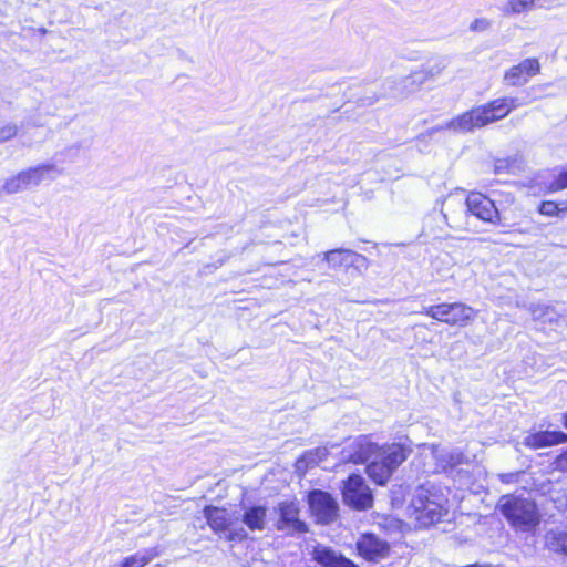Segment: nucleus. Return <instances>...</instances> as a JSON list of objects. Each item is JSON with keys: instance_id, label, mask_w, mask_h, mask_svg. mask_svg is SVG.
<instances>
[{"instance_id": "nucleus-18", "label": "nucleus", "mask_w": 567, "mask_h": 567, "mask_svg": "<svg viewBox=\"0 0 567 567\" xmlns=\"http://www.w3.org/2000/svg\"><path fill=\"white\" fill-rule=\"evenodd\" d=\"M567 442V434L558 431H544L528 434L524 444L532 449H540Z\"/></svg>"}, {"instance_id": "nucleus-2", "label": "nucleus", "mask_w": 567, "mask_h": 567, "mask_svg": "<svg viewBox=\"0 0 567 567\" xmlns=\"http://www.w3.org/2000/svg\"><path fill=\"white\" fill-rule=\"evenodd\" d=\"M450 207L457 208L458 212L453 210L447 214L444 213L443 217L450 228L455 230H463L467 228V214L476 218L491 223L499 224L501 215L494 202L487 196L478 192H472L467 195L465 202L450 197L446 199Z\"/></svg>"}, {"instance_id": "nucleus-6", "label": "nucleus", "mask_w": 567, "mask_h": 567, "mask_svg": "<svg viewBox=\"0 0 567 567\" xmlns=\"http://www.w3.org/2000/svg\"><path fill=\"white\" fill-rule=\"evenodd\" d=\"M204 516L209 527L227 540H243L247 537L246 529L239 525V516L235 512L214 506L204 508Z\"/></svg>"}, {"instance_id": "nucleus-13", "label": "nucleus", "mask_w": 567, "mask_h": 567, "mask_svg": "<svg viewBox=\"0 0 567 567\" xmlns=\"http://www.w3.org/2000/svg\"><path fill=\"white\" fill-rule=\"evenodd\" d=\"M377 444L372 443L367 436H359L348 441L342 451V458L352 463H364L377 454Z\"/></svg>"}, {"instance_id": "nucleus-7", "label": "nucleus", "mask_w": 567, "mask_h": 567, "mask_svg": "<svg viewBox=\"0 0 567 567\" xmlns=\"http://www.w3.org/2000/svg\"><path fill=\"white\" fill-rule=\"evenodd\" d=\"M423 313L449 326L466 327L474 321L477 312L465 303L453 302L426 307Z\"/></svg>"}, {"instance_id": "nucleus-29", "label": "nucleus", "mask_w": 567, "mask_h": 567, "mask_svg": "<svg viewBox=\"0 0 567 567\" xmlns=\"http://www.w3.org/2000/svg\"><path fill=\"white\" fill-rule=\"evenodd\" d=\"M563 423H564V426L567 429V413H565L563 415Z\"/></svg>"}, {"instance_id": "nucleus-9", "label": "nucleus", "mask_w": 567, "mask_h": 567, "mask_svg": "<svg viewBox=\"0 0 567 567\" xmlns=\"http://www.w3.org/2000/svg\"><path fill=\"white\" fill-rule=\"evenodd\" d=\"M311 514L319 523L328 524L336 516L338 505L330 494L322 491H312L308 496Z\"/></svg>"}, {"instance_id": "nucleus-19", "label": "nucleus", "mask_w": 567, "mask_h": 567, "mask_svg": "<svg viewBox=\"0 0 567 567\" xmlns=\"http://www.w3.org/2000/svg\"><path fill=\"white\" fill-rule=\"evenodd\" d=\"M267 508L264 506H252L243 515V523L250 530H264L266 526Z\"/></svg>"}, {"instance_id": "nucleus-30", "label": "nucleus", "mask_w": 567, "mask_h": 567, "mask_svg": "<svg viewBox=\"0 0 567 567\" xmlns=\"http://www.w3.org/2000/svg\"><path fill=\"white\" fill-rule=\"evenodd\" d=\"M532 311V315L534 316V318H538V313H537V309H530Z\"/></svg>"}, {"instance_id": "nucleus-16", "label": "nucleus", "mask_w": 567, "mask_h": 567, "mask_svg": "<svg viewBox=\"0 0 567 567\" xmlns=\"http://www.w3.org/2000/svg\"><path fill=\"white\" fill-rule=\"evenodd\" d=\"M311 555L312 559L322 567H359L352 560L326 546L313 547Z\"/></svg>"}, {"instance_id": "nucleus-15", "label": "nucleus", "mask_w": 567, "mask_h": 567, "mask_svg": "<svg viewBox=\"0 0 567 567\" xmlns=\"http://www.w3.org/2000/svg\"><path fill=\"white\" fill-rule=\"evenodd\" d=\"M279 520L277 528L287 532H305L306 525L299 519V508L295 502H282L278 506Z\"/></svg>"}, {"instance_id": "nucleus-22", "label": "nucleus", "mask_w": 567, "mask_h": 567, "mask_svg": "<svg viewBox=\"0 0 567 567\" xmlns=\"http://www.w3.org/2000/svg\"><path fill=\"white\" fill-rule=\"evenodd\" d=\"M546 547L555 553L567 555V533L559 529L549 530L545 536Z\"/></svg>"}, {"instance_id": "nucleus-12", "label": "nucleus", "mask_w": 567, "mask_h": 567, "mask_svg": "<svg viewBox=\"0 0 567 567\" xmlns=\"http://www.w3.org/2000/svg\"><path fill=\"white\" fill-rule=\"evenodd\" d=\"M539 72L540 63L538 59L528 58L508 69L504 74V81L509 86H522Z\"/></svg>"}, {"instance_id": "nucleus-10", "label": "nucleus", "mask_w": 567, "mask_h": 567, "mask_svg": "<svg viewBox=\"0 0 567 567\" xmlns=\"http://www.w3.org/2000/svg\"><path fill=\"white\" fill-rule=\"evenodd\" d=\"M442 71L439 65L424 68L412 72L410 75L398 82V92L393 93L394 97H403L408 93L417 91L423 84L435 79Z\"/></svg>"}, {"instance_id": "nucleus-3", "label": "nucleus", "mask_w": 567, "mask_h": 567, "mask_svg": "<svg viewBox=\"0 0 567 567\" xmlns=\"http://www.w3.org/2000/svg\"><path fill=\"white\" fill-rule=\"evenodd\" d=\"M408 511L420 527H429L447 515V496L441 487L420 486L415 489Z\"/></svg>"}, {"instance_id": "nucleus-23", "label": "nucleus", "mask_w": 567, "mask_h": 567, "mask_svg": "<svg viewBox=\"0 0 567 567\" xmlns=\"http://www.w3.org/2000/svg\"><path fill=\"white\" fill-rule=\"evenodd\" d=\"M357 256L358 255L350 249H334L324 254V260H327L332 268H337L352 264L353 257Z\"/></svg>"}, {"instance_id": "nucleus-14", "label": "nucleus", "mask_w": 567, "mask_h": 567, "mask_svg": "<svg viewBox=\"0 0 567 567\" xmlns=\"http://www.w3.org/2000/svg\"><path fill=\"white\" fill-rule=\"evenodd\" d=\"M422 454H430L436 461V465L433 468L434 472L446 471L464 462V455L460 451L446 450L435 445L424 444L422 446Z\"/></svg>"}, {"instance_id": "nucleus-28", "label": "nucleus", "mask_w": 567, "mask_h": 567, "mask_svg": "<svg viewBox=\"0 0 567 567\" xmlns=\"http://www.w3.org/2000/svg\"><path fill=\"white\" fill-rule=\"evenodd\" d=\"M491 25L489 21L486 19H476L472 24L471 29L474 31H484L488 29Z\"/></svg>"}, {"instance_id": "nucleus-5", "label": "nucleus", "mask_w": 567, "mask_h": 567, "mask_svg": "<svg viewBox=\"0 0 567 567\" xmlns=\"http://www.w3.org/2000/svg\"><path fill=\"white\" fill-rule=\"evenodd\" d=\"M61 174L62 169L53 163L28 167L7 178L0 188V195H13L35 188L45 181L56 179Z\"/></svg>"}, {"instance_id": "nucleus-24", "label": "nucleus", "mask_w": 567, "mask_h": 567, "mask_svg": "<svg viewBox=\"0 0 567 567\" xmlns=\"http://www.w3.org/2000/svg\"><path fill=\"white\" fill-rule=\"evenodd\" d=\"M328 454L327 447H318L313 451L307 452L302 457H300L297 463L296 467L297 471H306L309 466H315L318 463H320Z\"/></svg>"}, {"instance_id": "nucleus-11", "label": "nucleus", "mask_w": 567, "mask_h": 567, "mask_svg": "<svg viewBox=\"0 0 567 567\" xmlns=\"http://www.w3.org/2000/svg\"><path fill=\"white\" fill-rule=\"evenodd\" d=\"M357 551L360 557L370 563H379L386 558L390 546L386 542L372 534L362 535L357 542Z\"/></svg>"}, {"instance_id": "nucleus-20", "label": "nucleus", "mask_w": 567, "mask_h": 567, "mask_svg": "<svg viewBox=\"0 0 567 567\" xmlns=\"http://www.w3.org/2000/svg\"><path fill=\"white\" fill-rule=\"evenodd\" d=\"M538 1L539 0H506L502 7V12L508 17L527 13L540 8Z\"/></svg>"}, {"instance_id": "nucleus-26", "label": "nucleus", "mask_w": 567, "mask_h": 567, "mask_svg": "<svg viewBox=\"0 0 567 567\" xmlns=\"http://www.w3.org/2000/svg\"><path fill=\"white\" fill-rule=\"evenodd\" d=\"M551 190H561L567 188V169L561 172L550 185Z\"/></svg>"}, {"instance_id": "nucleus-17", "label": "nucleus", "mask_w": 567, "mask_h": 567, "mask_svg": "<svg viewBox=\"0 0 567 567\" xmlns=\"http://www.w3.org/2000/svg\"><path fill=\"white\" fill-rule=\"evenodd\" d=\"M377 457L393 472L406 460L409 451L401 444L378 446Z\"/></svg>"}, {"instance_id": "nucleus-25", "label": "nucleus", "mask_w": 567, "mask_h": 567, "mask_svg": "<svg viewBox=\"0 0 567 567\" xmlns=\"http://www.w3.org/2000/svg\"><path fill=\"white\" fill-rule=\"evenodd\" d=\"M18 133V127L14 124H6L0 126V144L12 140Z\"/></svg>"}, {"instance_id": "nucleus-1", "label": "nucleus", "mask_w": 567, "mask_h": 567, "mask_svg": "<svg viewBox=\"0 0 567 567\" xmlns=\"http://www.w3.org/2000/svg\"><path fill=\"white\" fill-rule=\"evenodd\" d=\"M519 105L517 97H498L452 118L444 127L460 133L471 132L504 118Z\"/></svg>"}, {"instance_id": "nucleus-8", "label": "nucleus", "mask_w": 567, "mask_h": 567, "mask_svg": "<svg viewBox=\"0 0 567 567\" xmlns=\"http://www.w3.org/2000/svg\"><path fill=\"white\" fill-rule=\"evenodd\" d=\"M343 501L355 509H367L372 506L373 497L371 489L360 475H351L344 482L342 488Z\"/></svg>"}, {"instance_id": "nucleus-4", "label": "nucleus", "mask_w": 567, "mask_h": 567, "mask_svg": "<svg viewBox=\"0 0 567 567\" xmlns=\"http://www.w3.org/2000/svg\"><path fill=\"white\" fill-rule=\"evenodd\" d=\"M499 509L508 523L517 530L530 532L540 523L537 506L530 498L505 495L499 499Z\"/></svg>"}, {"instance_id": "nucleus-27", "label": "nucleus", "mask_w": 567, "mask_h": 567, "mask_svg": "<svg viewBox=\"0 0 567 567\" xmlns=\"http://www.w3.org/2000/svg\"><path fill=\"white\" fill-rule=\"evenodd\" d=\"M558 207L554 202H544L539 206V213L546 216H554L557 214Z\"/></svg>"}, {"instance_id": "nucleus-21", "label": "nucleus", "mask_w": 567, "mask_h": 567, "mask_svg": "<svg viewBox=\"0 0 567 567\" xmlns=\"http://www.w3.org/2000/svg\"><path fill=\"white\" fill-rule=\"evenodd\" d=\"M367 473L377 484L384 485L393 471L374 455V460L367 466Z\"/></svg>"}]
</instances>
